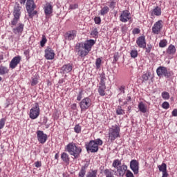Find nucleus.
Instances as JSON below:
<instances>
[{"label": "nucleus", "mask_w": 177, "mask_h": 177, "mask_svg": "<svg viewBox=\"0 0 177 177\" xmlns=\"http://www.w3.org/2000/svg\"><path fill=\"white\" fill-rule=\"evenodd\" d=\"M162 107H163L166 110L169 109V103H168V102H164L162 104Z\"/></svg>", "instance_id": "obj_47"}, {"label": "nucleus", "mask_w": 177, "mask_h": 177, "mask_svg": "<svg viewBox=\"0 0 177 177\" xmlns=\"http://www.w3.org/2000/svg\"><path fill=\"white\" fill-rule=\"evenodd\" d=\"M28 53H29L28 50L24 51V55H28Z\"/></svg>", "instance_id": "obj_64"}, {"label": "nucleus", "mask_w": 177, "mask_h": 177, "mask_svg": "<svg viewBox=\"0 0 177 177\" xmlns=\"http://www.w3.org/2000/svg\"><path fill=\"white\" fill-rule=\"evenodd\" d=\"M100 77H101V80L100 82V86H106V83L104 82V80H106V76H104V73H102Z\"/></svg>", "instance_id": "obj_33"}, {"label": "nucleus", "mask_w": 177, "mask_h": 177, "mask_svg": "<svg viewBox=\"0 0 177 177\" xmlns=\"http://www.w3.org/2000/svg\"><path fill=\"white\" fill-rule=\"evenodd\" d=\"M112 167L115 169L112 172H114L115 176L123 177L126 174V177H133V174L128 170V166L125 164L122 165L121 160L118 159L113 160Z\"/></svg>", "instance_id": "obj_1"}, {"label": "nucleus", "mask_w": 177, "mask_h": 177, "mask_svg": "<svg viewBox=\"0 0 177 177\" xmlns=\"http://www.w3.org/2000/svg\"><path fill=\"white\" fill-rule=\"evenodd\" d=\"M20 62H21V57L19 55L15 57L10 63V68H16V67H17V64H19Z\"/></svg>", "instance_id": "obj_13"}, {"label": "nucleus", "mask_w": 177, "mask_h": 177, "mask_svg": "<svg viewBox=\"0 0 177 177\" xmlns=\"http://www.w3.org/2000/svg\"><path fill=\"white\" fill-rule=\"evenodd\" d=\"M156 73L158 75V77H167V78H169L171 77V73L168 72V70L167 68L164 66H160L157 68Z\"/></svg>", "instance_id": "obj_5"}, {"label": "nucleus", "mask_w": 177, "mask_h": 177, "mask_svg": "<svg viewBox=\"0 0 177 177\" xmlns=\"http://www.w3.org/2000/svg\"><path fill=\"white\" fill-rule=\"evenodd\" d=\"M77 37V32L75 30L68 32L66 35V39L71 41V39H74Z\"/></svg>", "instance_id": "obj_19"}, {"label": "nucleus", "mask_w": 177, "mask_h": 177, "mask_svg": "<svg viewBox=\"0 0 177 177\" xmlns=\"http://www.w3.org/2000/svg\"><path fill=\"white\" fill-rule=\"evenodd\" d=\"M61 158L66 164H68L70 162V157H68V154H67L66 152L62 153L61 155Z\"/></svg>", "instance_id": "obj_25"}, {"label": "nucleus", "mask_w": 177, "mask_h": 177, "mask_svg": "<svg viewBox=\"0 0 177 177\" xmlns=\"http://www.w3.org/2000/svg\"><path fill=\"white\" fill-rule=\"evenodd\" d=\"M86 148L87 151H91V153H97L99 150V147L94 141H90Z\"/></svg>", "instance_id": "obj_8"}, {"label": "nucleus", "mask_w": 177, "mask_h": 177, "mask_svg": "<svg viewBox=\"0 0 177 177\" xmlns=\"http://www.w3.org/2000/svg\"><path fill=\"white\" fill-rule=\"evenodd\" d=\"M20 3L21 4L26 3V0H20Z\"/></svg>", "instance_id": "obj_61"}, {"label": "nucleus", "mask_w": 177, "mask_h": 177, "mask_svg": "<svg viewBox=\"0 0 177 177\" xmlns=\"http://www.w3.org/2000/svg\"><path fill=\"white\" fill-rule=\"evenodd\" d=\"M151 50V46H148V48H146L147 53H150Z\"/></svg>", "instance_id": "obj_56"}, {"label": "nucleus", "mask_w": 177, "mask_h": 177, "mask_svg": "<svg viewBox=\"0 0 177 177\" xmlns=\"http://www.w3.org/2000/svg\"><path fill=\"white\" fill-rule=\"evenodd\" d=\"M116 113L118 115H121L124 114V110H122V109H121V107H118V109L116 110Z\"/></svg>", "instance_id": "obj_46"}, {"label": "nucleus", "mask_w": 177, "mask_h": 177, "mask_svg": "<svg viewBox=\"0 0 177 177\" xmlns=\"http://www.w3.org/2000/svg\"><path fill=\"white\" fill-rule=\"evenodd\" d=\"M63 82H64V80H60L59 81V84H63Z\"/></svg>", "instance_id": "obj_63"}, {"label": "nucleus", "mask_w": 177, "mask_h": 177, "mask_svg": "<svg viewBox=\"0 0 177 177\" xmlns=\"http://www.w3.org/2000/svg\"><path fill=\"white\" fill-rule=\"evenodd\" d=\"M23 30H24V24H19V26L17 27L13 28V32L20 35L23 32Z\"/></svg>", "instance_id": "obj_18"}, {"label": "nucleus", "mask_w": 177, "mask_h": 177, "mask_svg": "<svg viewBox=\"0 0 177 177\" xmlns=\"http://www.w3.org/2000/svg\"><path fill=\"white\" fill-rule=\"evenodd\" d=\"M19 20H20V18H16L14 17L13 19L11 21L12 26H16V24L19 23Z\"/></svg>", "instance_id": "obj_44"}, {"label": "nucleus", "mask_w": 177, "mask_h": 177, "mask_svg": "<svg viewBox=\"0 0 177 177\" xmlns=\"http://www.w3.org/2000/svg\"><path fill=\"white\" fill-rule=\"evenodd\" d=\"M37 6H35V3H34V0H27L26 2V10L27 12H31V10H34Z\"/></svg>", "instance_id": "obj_17"}, {"label": "nucleus", "mask_w": 177, "mask_h": 177, "mask_svg": "<svg viewBox=\"0 0 177 177\" xmlns=\"http://www.w3.org/2000/svg\"><path fill=\"white\" fill-rule=\"evenodd\" d=\"M39 115V105L38 104H35V107L32 108L30 111V118L32 120H35L38 118Z\"/></svg>", "instance_id": "obj_6"}, {"label": "nucleus", "mask_w": 177, "mask_h": 177, "mask_svg": "<svg viewBox=\"0 0 177 177\" xmlns=\"http://www.w3.org/2000/svg\"><path fill=\"white\" fill-rule=\"evenodd\" d=\"M120 91H121V92H122V93H125V87L124 86H121L120 88Z\"/></svg>", "instance_id": "obj_58"}, {"label": "nucleus", "mask_w": 177, "mask_h": 177, "mask_svg": "<svg viewBox=\"0 0 177 177\" xmlns=\"http://www.w3.org/2000/svg\"><path fill=\"white\" fill-rule=\"evenodd\" d=\"M138 109L141 113H147V106H146V104H145V103L142 102L138 104Z\"/></svg>", "instance_id": "obj_21"}, {"label": "nucleus", "mask_w": 177, "mask_h": 177, "mask_svg": "<svg viewBox=\"0 0 177 177\" xmlns=\"http://www.w3.org/2000/svg\"><path fill=\"white\" fill-rule=\"evenodd\" d=\"M140 32V30L139 28H134L133 30V34H139Z\"/></svg>", "instance_id": "obj_53"}, {"label": "nucleus", "mask_w": 177, "mask_h": 177, "mask_svg": "<svg viewBox=\"0 0 177 177\" xmlns=\"http://www.w3.org/2000/svg\"><path fill=\"white\" fill-rule=\"evenodd\" d=\"M109 8H111V9H114V8H115V2L111 1L109 4Z\"/></svg>", "instance_id": "obj_51"}, {"label": "nucleus", "mask_w": 177, "mask_h": 177, "mask_svg": "<svg viewBox=\"0 0 177 177\" xmlns=\"http://www.w3.org/2000/svg\"><path fill=\"white\" fill-rule=\"evenodd\" d=\"M35 165L36 168H39V167H41V163H40V162L37 161L35 163Z\"/></svg>", "instance_id": "obj_57"}, {"label": "nucleus", "mask_w": 177, "mask_h": 177, "mask_svg": "<svg viewBox=\"0 0 177 177\" xmlns=\"http://www.w3.org/2000/svg\"><path fill=\"white\" fill-rule=\"evenodd\" d=\"M176 52V48H175V46L172 44H171L167 50V53L168 55H175Z\"/></svg>", "instance_id": "obj_23"}, {"label": "nucleus", "mask_w": 177, "mask_h": 177, "mask_svg": "<svg viewBox=\"0 0 177 177\" xmlns=\"http://www.w3.org/2000/svg\"><path fill=\"white\" fill-rule=\"evenodd\" d=\"M76 50H77V52H80V50H82V49H85V47L84 46V43H77L76 44Z\"/></svg>", "instance_id": "obj_31"}, {"label": "nucleus", "mask_w": 177, "mask_h": 177, "mask_svg": "<svg viewBox=\"0 0 177 177\" xmlns=\"http://www.w3.org/2000/svg\"><path fill=\"white\" fill-rule=\"evenodd\" d=\"M130 168L135 175L139 174V162L136 160H132L130 162Z\"/></svg>", "instance_id": "obj_10"}, {"label": "nucleus", "mask_w": 177, "mask_h": 177, "mask_svg": "<svg viewBox=\"0 0 177 177\" xmlns=\"http://www.w3.org/2000/svg\"><path fill=\"white\" fill-rule=\"evenodd\" d=\"M46 41H47L46 37H45V35H43L42 36V39L40 41L41 46H45V44H46Z\"/></svg>", "instance_id": "obj_43"}, {"label": "nucleus", "mask_w": 177, "mask_h": 177, "mask_svg": "<svg viewBox=\"0 0 177 177\" xmlns=\"http://www.w3.org/2000/svg\"><path fill=\"white\" fill-rule=\"evenodd\" d=\"M99 34V32H97V29L95 28L92 32H91V35H93L94 37H97Z\"/></svg>", "instance_id": "obj_48"}, {"label": "nucleus", "mask_w": 177, "mask_h": 177, "mask_svg": "<svg viewBox=\"0 0 177 177\" xmlns=\"http://www.w3.org/2000/svg\"><path fill=\"white\" fill-rule=\"evenodd\" d=\"M97 170H91L87 173L86 177H97Z\"/></svg>", "instance_id": "obj_28"}, {"label": "nucleus", "mask_w": 177, "mask_h": 177, "mask_svg": "<svg viewBox=\"0 0 177 177\" xmlns=\"http://www.w3.org/2000/svg\"><path fill=\"white\" fill-rule=\"evenodd\" d=\"M171 115H173V117H177V109L173 110V111L171 112Z\"/></svg>", "instance_id": "obj_54"}, {"label": "nucleus", "mask_w": 177, "mask_h": 177, "mask_svg": "<svg viewBox=\"0 0 177 177\" xmlns=\"http://www.w3.org/2000/svg\"><path fill=\"white\" fill-rule=\"evenodd\" d=\"M9 73V68L8 67L1 65L0 66V75H5L6 74H8Z\"/></svg>", "instance_id": "obj_24"}, {"label": "nucleus", "mask_w": 177, "mask_h": 177, "mask_svg": "<svg viewBox=\"0 0 177 177\" xmlns=\"http://www.w3.org/2000/svg\"><path fill=\"white\" fill-rule=\"evenodd\" d=\"M102 64V59L97 58L95 62V66L97 68H100V66Z\"/></svg>", "instance_id": "obj_39"}, {"label": "nucleus", "mask_w": 177, "mask_h": 177, "mask_svg": "<svg viewBox=\"0 0 177 177\" xmlns=\"http://www.w3.org/2000/svg\"><path fill=\"white\" fill-rule=\"evenodd\" d=\"M114 60L115 61V62H117L118 60V57H117V56L116 55H114Z\"/></svg>", "instance_id": "obj_62"}, {"label": "nucleus", "mask_w": 177, "mask_h": 177, "mask_svg": "<svg viewBox=\"0 0 177 177\" xmlns=\"http://www.w3.org/2000/svg\"><path fill=\"white\" fill-rule=\"evenodd\" d=\"M153 13L155 16H161V8L156 6L153 10Z\"/></svg>", "instance_id": "obj_27"}, {"label": "nucleus", "mask_w": 177, "mask_h": 177, "mask_svg": "<svg viewBox=\"0 0 177 177\" xmlns=\"http://www.w3.org/2000/svg\"><path fill=\"white\" fill-rule=\"evenodd\" d=\"M158 168L160 172H166L167 171V164L162 163L161 165H158Z\"/></svg>", "instance_id": "obj_29"}, {"label": "nucleus", "mask_w": 177, "mask_h": 177, "mask_svg": "<svg viewBox=\"0 0 177 177\" xmlns=\"http://www.w3.org/2000/svg\"><path fill=\"white\" fill-rule=\"evenodd\" d=\"M74 129L76 133H80V132H81V126H80L79 124H77L75 126Z\"/></svg>", "instance_id": "obj_45"}, {"label": "nucleus", "mask_w": 177, "mask_h": 177, "mask_svg": "<svg viewBox=\"0 0 177 177\" xmlns=\"http://www.w3.org/2000/svg\"><path fill=\"white\" fill-rule=\"evenodd\" d=\"M109 10L110 9L109 8V7L105 6L101 10L100 13L102 16H104V15H107V13H109Z\"/></svg>", "instance_id": "obj_32"}, {"label": "nucleus", "mask_w": 177, "mask_h": 177, "mask_svg": "<svg viewBox=\"0 0 177 177\" xmlns=\"http://www.w3.org/2000/svg\"><path fill=\"white\" fill-rule=\"evenodd\" d=\"M162 97L165 100H168V99H169V93L167 91L162 92Z\"/></svg>", "instance_id": "obj_36"}, {"label": "nucleus", "mask_w": 177, "mask_h": 177, "mask_svg": "<svg viewBox=\"0 0 177 177\" xmlns=\"http://www.w3.org/2000/svg\"><path fill=\"white\" fill-rule=\"evenodd\" d=\"M162 177H168V173H167V171L162 172Z\"/></svg>", "instance_id": "obj_59"}, {"label": "nucleus", "mask_w": 177, "mask_h": 177, "mask_svg": "<svg viewBox=\"0 0 177 177\" xmlns=\"http://www.w3.org/2000/svg\"><path fill=\"white\" fill-rule=\"evenodd\" d=\"M131 19V14L128 10H124L120 15V21L127 23Z\"/></svg>", "instance_id": "obj_12"}, {"label": "nucleus", "mask_w": 177, "mask_h": 177, "mask_svg": "<svg viewBox=\"0 0 177 177\" xmlns=\"http://www.w3.org/2000/svg\"><path fill=\"white\" fill-rule=\"evenodd\" d=\"M37 140L39 142V143H41V145H44V143H45V142H46L48 139V136L41 130H38L37 131Z\"/></svg>", "instance_id": "obj_9"}, {"label": "nucleus", "mask_w": 177, "mask_h": 177, "mask_svg": "<svg viewBox=\"0 0 177 177\" xmlns=\"http://www.w3.org/2000/svg\"><path fill=\"white\" fill-rule=\"evenodd\" d=\"M82 99V91H80L79 93V95L77 97V100L80 102Z\"/></svg>", "instance_id": "obj_52"}, {"label": "nucleus", "mask_w": 177, "mask_h": 177, "mask_svg": "<svg viewBox=\"0 0 177 177\" xmlns=\"http://www.w3.org/2000/svg\"><path fill=\"white\" fill-rule=\"evenodd\" d=\"M104 91H106V86H99L98 93L100 96H104V95H106Z\"/></svg>", "instance_id": "obj_26"}, {"label": "nucleus", "mask_w": 177, "mask_h": 177, "mask_svg": "<svg viewBox=\"0 0 177 177\" xmlns=\"http://www.w3.org/2000/svg\"><path fill=\"white\" fill-rule=\"evenodd\" d=\"M21 7L19 4H16L14 7L13 16L15 18L20 19L21 15Z\"/></svg>", "instance_id": "obj_14"}, {"label": "nucleus", "mask_w": 177, "mask_h": 177, "mask_svg": "<svg viewBox=\"0 0 177 177\" xmlns=\"http://www.w3.org/2000/svg\"><path fill=\"white\" fill-rule=\"evenodd\" d=\"M95 45V40L93 39H89L85 41L84 44V49L86 50H88V52H91V50L92 49V46Z\"/></svg>", "instance_id": "obj_15"}, {"label": "nucleus", "mask_w": 177, "mask_h": 177, "mask_svg": "<svg viewBox=\"0 0 177 177\" xmlns=\"http://www.w3.org/2000/svg\"><path fill=\"white\" fill-rule=\"evenodd\" d=\"M38 84V80L37 78H32L31 80V85L34 86V85H37Z\"/></svg>", "instance_id": "obj_50"}, {"label": "nucleus", "mask_w": 177, "mask_h": 177, "mask_svg": "<svg viewBox=\"0 0 177 177\" xmlns=\"http://www.w3.org/2000/svg\"><path fill=\"white\" fill-rule=\"evenodd\" d=\"M150 77V73H147L144 74L142 77L143 82L146 81H149V78Z\"/></svg>", "instance_id": "obj_34"}, {"label": "nucleus", "mask_w": 177, "mask_h": 177, "mask_svg": "<svg viewBox=\"0 0 177 177\" xmlns=\"http://www.w3.org/2000/svg\"><path fill=\"white\" fill-rule=\"evenodd\" d=\"M45 57L47 60H53L55 59V51L50 48L45 50Z\"/></svg>", "instance_id": "obj_11"}, {"label": "nucleus", "mask_w": 177, "mask_h": 177, "mask_svg": "<svg viewBox=\"0 0 177 177\" xmlns=\"http://www.w3.org/2000/svg\"><path fill=\"white\" fill-rule=\"evenodd\" d=\"M28 13L29 15V17H31V19H32V17H34V16H35V15H37V10H31V11H28Z\"/></svg>", "instance_id": "obj_41"}, {"label": "nucleus", "mask_w": 177, "mask_h": 177, "mask_svg": "<svg viewBox=\"0 0 177 177\" xmlns=\"http://www.w3.org/2000/svg\"><path fill=\"white\" fill-rule=\"evenodd\" d=\"M131 57H133V59H135V57H138V50H132L131 51Z\"/></svg>", "instance_id": "obj_42"}, {"label": "nucleus", "mask_w": 177, "mask_h": 177, "mask_svg": "<svg viewBox=\"0 0 177 177\" xmlns=\"http://www.w3.org/2000/svg\"><path fill=\"white\" fill-rule=\"evenodd\" d=\"M167 44L168 43L166 39H162L160 41L159 46H160V48H165V46H167Z\"/></svg>", "instance_id": "obj_35"}, {"label": "nucleus", "mask_w": 177, "mask_h": 177, "mask_svg": "<svg viewBox=\"0 0 177 177\" xmlns=\"http://www.w3.org/2000/svg\"><path fill=\"white\" fill-rule=\"evenodd\" d=\"M109 138L112 141L120 138V127L117 124L109 129Z\"/></svg>", "instance_id": "obj_3"}, {"label": "nucleus", "mask_w": 177, "mask_h": 177, "mask_svg": "<svg viewBox=\"0 0 177 177\" xmlns=\"http://www.w3.org/2000/svg\"><path fill=\"white\" fill-rule=\"evenodd\" d=\"M91 142H94L95 143H96L97 147H99V146H102V145H103V141L99 138L95 140H91Z\"/></svg>", "instance_id": "obj_40"}, {"label": "nucleus", "mask_w": 177, "mask_h": 177, "mask_svg": "<svg viewBox=\"0 0 177 177\" xmlns=\"http://www.w3.org/2000/svg\"><path fill=\"white\" fill-rule=\"evenodd\" d=\"M80 56L81 57H85L89 53V51L88 50H84L82 49V50L80 51Z\"/></svg>", "instance_id": "obj_37"}, {"label": "nucleus", "mask_w": 177, "mask_h": 177, "mask_svg": "<svg viewBox=\"0 0 177 177\" xmlns=\"http://www.w3.org/2000/svg\"><path fill=\"white\" fill-rule=\"evenodd\" d=\"M104 174L106 176V177H114V174H113V171H110L109 169H106L104 171Z\"/></svg>", "instance_id": "obj_30"}, {"label": "nucleus", "mask_w": 177, "mask_h": 177, "mask_svg": "<svg viewBox=\"0 0 177 177\" xmlns=\"http://www.w3.org/2000/svg\"><path fill=\"white\" fill-rule=\"evenodd\" d=\"M85 174H86V170H85V167H82V169L79 173V177L85 176Z\"/></svg>", "instance_id": "obj_38"}, {"label": "nucleus", "mask_w": 177, "mask_h": 177, "mask_svg": "<svg viewBox=\"0 0 177 177\" xmlns=\"http://www.w3.org/2000/svg\"><path fill=\"white\" fill-rule=\"evenodd\" d=\"M72 109H73V110H75V109H77V104H73L72 105Z\"/></svg>", "instance_id": "obj_60"}, {"label": "nucleus", "mask_w": 177, "mask_h": 177, "mask_svg": "<svg viewBox=\"0 0 177 177\" xmlns=\"http://www.w3.org/2000/svg\"><path fill=\"white\" fill-rule=\"evenodd\" d=\"M53 11V8L52 7V5H50V3H47L46 4V6L44 7V13L45 15H51V13Z\"/></svg>", "instance_id": "obj_20"}, {"label": "nucleus", "mask_w": 177, "mask_h": 177, "mask_svg": "<svg viewBox=\"0 0 177 177\" xmlns=\"http://www.w3.org/2000/svg\"><path fill=\"white\" fill-rule=\"evenodd\" d=\"M92 104V101L89 97L84 98L80 102V106L81 109V111H85V110H88L89 107H91Z\"/></svg>", "instance_id": "obj_4"}, {"label": "nucleus", "mask_w": 177, "mask_h": 177, "mask_svg": "<svg viewBox=\"0 0 177 177\" xmlns=\"http://www.w3.org/2000/svg\"><path fill=\"white\" fill-rule=\"evenodd\" d=\"M72 70H73V66L70 64L64 65L62 67V71H63V73H70L72 71Z\"/></svg>", "instance_id": "obj_22"}, {"label": "nucleus", "mask_w": 177, "mask_h": 177, "mask_svg": "<svg viewBox=\"0 0 177 177\" xmlns=\"http://www.w3.org/2000/svg\"><path fill=\"white\" fill-rule=\"evenodd\" d=\"M66 150L69 152L71 156H73L75 158H78L82 151L81 147H77L74 142L69 143L66 147Z\"/></svg>", "instance_id": "obj_2"}, {"label": "nucleus", "mask_w": 177, "mask_h": 177, "mask_svg": "<svg viewBox=\"0 0 177 177\" xmlns=\"http://www.w3.org/2000/svg\"><path fill=\"white\" fill-rule=\"evenodd\" d=\"M94 21L95 24H100L102 19L100 17H95V18L94 19Z\"/></svg>", "instance_id": "obj_49"}, {"label": "nucleus", "mask_w": 177, "mask_h": 177, "mask_svg": "<svg viewBox=\"0 0 177 177\" xmlns=\"http://www.w3.org/2000/svg\"><path fill=\"white\" fill-rule=\"evenodd\" d=\"M78 8V4H73L70 6V9H77Z\"/></svg>", "instance_id": "obj_55"}, {"label": "nucleus", "mask_w": 177, "mask_h": 177, "mask_svg": "<svg viewBox=\"0 0 177 177\" xmlns=\"http://www.w3.org/2000/svg\"><path fill=\"white\" fill-rule=\"evenodd\" d=\"M162 30V21L159 20L152 27V32L156 35H158L159 32H161Z\"/></svg>", "instance_id": "obj_7"}, {"label": "nucleus", "mask_w": 177, "mask_h": 177, "mask_svg": "<svg viewBox=\"0 0 177 177\" xmlns=\"http://www.w3.org/2000/svg\"><path fill=\"white\" fill-rule=\"evenodd\" d=\"M136 44L139 48L145 49V48H146V39L144 36L139 37L137 39Z\"/></svg>", "instance_id": "obj_16"}]
</instances>
